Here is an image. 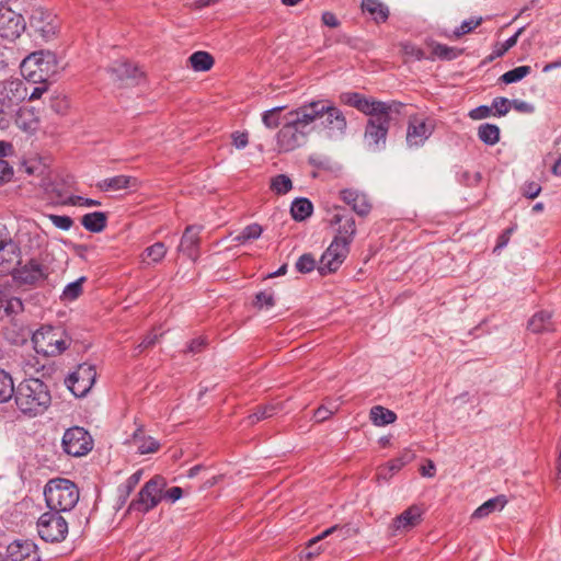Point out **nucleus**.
<instances>
[{"label":"nucleus","mask_w":561,"mask_h":561,"mask_svg":"<svg viewBox=\"0 0 561 561\" xmlns=\"http://www.w3.org/2000/svg\"><path fill=\"white\" fill-rule=\"evenodd\" d=\"M492 115V107L489 105H480L469 111L468 116L473 121H481Z\"/></svg>","instance_id":"nucleus-57"},{"label":"nucleus","mask_w":561,"mask_h":561,"mask_svg":"<svg viewBox=\"0 0 561 561\" xmlns=\"http://www.w3.org/2000/svg\"><path fill=\"white\" fill-rule=\"evenodd\" d=\"M85 280V277H80L77 280L68 284L61 295L64 300H76L82 294V284Z\"/></svg>","instance_id":"nucleus-50"},{"label":"nucleus","mask_w":561,"mask_h":561,"mask_svg":"<svg viewBox=\"0 0 561 561\" xmlns=\"http://www.w3.org/2000/svg\"><path fill=\"white\" fill-rule=\"evenodd\" d=\"M14 403L24 416L42 415L51 404L49 387L39 378H25L15 388Z\"/></svg>","instance_id":"nucleus-1"},{"label":"nucleus","mask_w":561,"mask_h":561,"mask_svg":"<svg viewBox=\"0 0 561 561\" xmlns=\"http://www.w3.org/2000/svg\"><path fill=\"white\" fill-rule=\"evenodd\" d=\"M108 71L113 76L114 80L117 81H124L128 79L135 80L141 76V72L138 70V68L125 59H119L112 62Z\"/></svg>","instance_id":"nucleus-28"},{"label":"nucleus","mask_w":561,"mask_h":561,"mask_svg":"<svg viewBox=\"0 0 561 561\" xmlns=\"http://www.w3.org/2000/svg\"><path fill=\"white\" fill-rule=\"evenodd\" d=\"M430 47L432 48V56L428 57L431 60L437 58L439 60L450 61L457 59L463 53V48L447 46L438 42H431Z\"/></svg>","instance_id":"nucleus-31"},{"label":"nucleus","mask_w":561,"mask_h":561,"mask_svg":"<svg viewBox=\"0 0 561 561\" xmlns=\"http://www.w3.org/2000/svg\"><path fill=\"white\" fill-rule=\"evenodd\" d=\"M8 247L10 248L11 252H14L18 249L15 243L9 237V233L5 231V229H0V252L3 251ZM10 272H11V267H10L9 261H7L0 253V275L7 274Z\"/></svg>","instance_id":"nucleus-44"},{"label":"nucleus","mask_w":561,"mask_h":561,"mask_svg":"<svg viewBox=\"0 0 561 561\" xmlns=\"http://www.w3.org/2000/svg\"><path fill=\"white\" fill-rule=\"evenodd\" d=\"M167 254V247L163 242H156L145 249L142 253V262L147 264H157L161 262Z\"/></svg>","instance_id":"nucleus-43"},{"label":"nucleus","mask_w":561,"mask_h":561,"mask_svg":"<svg viewBox=\"0 0 561 561\" xmlns=\"http://www.w3.org/2000/svg\"><path fill=\"white\" fill-rule=\"evenodd\" d=\"M312 130V116L306 104L291 110L286 115V122L276 134L277 147L280 151H293L305 145Z\"/></svg>","instance_id":"nucleus-2"},{"label":"nucleus","mask_w":561,"mask_h":561,"mask_svg":"<svg viewBox=\"0 0 561 561\" xmlns=\"http://www.w3.org/2000/svg\"><path fill=\"white\" fill-rule=\"evenodd\" d=\"M494 112L492 115L494 116H505L511 110V101L503 96L494 98L492 101V105L490 106Z\"/></svg>","instance_id":"nucleus-52"},{"label":"nucleus","mask_w":561,"mask_h":561,"mask_svg":"<svg viewBox=\"0 0 561 561\" xmlns=\"http://www.w3.org/2000/svg\"><path fill=\"white\" fill-rule=\"evenodd\" d=\"M160 336H162V334H160V335H158L156 333L147 334L142 339V341L137 345V347L135 348L137 351V354L144 352L145 350L152 347L159 341Z\"/></svg>","instance_id":"nucleus-60"},{"label":"nucleus","mask_w":561,"mask_h":561,"mask_svg":"<svg viewBox=\"0 0 561 561\" xmlns=\"http://www.w3.org/2000/svg\"><path fill=\"white\" fill-rule=\"evenodd\" d=\"M309 164L313 168L312 175L317 173H337L341 171V165L330 159L329 157L321 153H313L308 158Z\"/></svg>","instance_id":"nucleus-29"},{"label":"nucleus","mask_w":561,"mask_h":561,"mask_svg":"<svg viewBox=\"0 0 561 561\" xmlns=\"http://www.w3.org/2000/svg\"><path fill=\"white\" fill-rule=\"evenodd\" d=\"M293 187L290 178H273L271 182V190L277 194H286Z\"/></svg>","instance_id":"nucleus-55"},{"label":"nucleus","mask_w":561,"mask_h":561,"mask_svg":"<svg viewBox=\"0 0 561 561\" xmlns=\"http://www.w3.org/2000/svg\"><path fill=\"white\" fill-rule=\"evenodd\" d=\"M27 96L24 82L18 78L7 79L0 82V104L11 107L25 100Z\"/></svg>","instance_id":"nucleus-21"},{"label":"nucleus","mask_w":561,"mask_h":561,"mask_svg":"<svg viewBox=\"0 0 561 561\" xmlns=\"http://www.w3.org/2000/svg\"><path fill=\"white\" fill-rule=\"evenodd\" d=\"M507 500L505 495H497L485 501L472 514L473 518H483L495 511H501L506 505Z\"/></svg>","instance_id":"nucleus-37"},{"label":"nucleus","mask_w":561,"mask_h":561,"mask_svg":"<svg viewBox=\"0 0 561 561\" xmlns=\"http://www.w3.org/2000/svg\"><path fill=\"white\" fill-rule=\"evenodd\" d=\"M339 196L360 218L368 217L373 210L371 198L364 191L355 187L343 188Z\"/></svg>","instance_id":"nucleus-18"},{"label":"nucleus","mask_w":561,"mask_h":561,"mask_svg":"<svg viewBox=\"0 0 561 561\" xmlns=\"http://www.w3.org/2000/svg\"><path fill=\"white\" fill-rule=\"evenodd\" d=\"M541 192V185L535 181L527 182L523 188L522 193L527 198H535Z\"/></svg>","instance_id":"nucleus-61"},{"label":"nucleus","mask_w":561,"mask_h":561,"mask_svg":"<svg viewBox=\"0 0 561 561\" xmlns=\"http://www.w3.org/2000/svg\"><path fill=\"white\" fill-rule=\"evenodd\" d=\"M54 158L48 153H30L20 160V171L28 175H49L53 170Z\"/></svg>","instance_id":"nucleus-19"},{"label":"nucleus","mask_w":561,"mask_h":561,"mask_svg":"<svg viewBox=\"0 0 561 561\" xmlns=\"http://www.w3.org/2000/svg\"><path fill=\"white\" fill-rule=\"evenodd\" d=\"M11 274L19 285L36 286L47 278L48 268L37 260L31 259L26 263L19 261Z\"/></svg>","instance_id":"nucleus-13"},{"label":"nucleus","mask_w":561,"mask_h":561,"mask_svg":"<svg viewBox=\"0 0 561 561\" xmlns=\"http://www.w3.org/2000/svg\"><path fill=\"white\" fill-rule=\"evenodd\" d=\"M21 73L34 83H44L57 70L56 56L48 50L30 54L21 62Z\"/></svg>","instance_id":"nucleus-6"},{"label":"nucleus","mask_w":561,"mask_h":561,"mask_svg":"<svg viewBox=\"0 0 561 561\" xmlns=\"http://www.w3.org/2000/svg\"><path fill=\"white\" fill-rule=\"evenodd\" d=\"M188 60L195 71H208L214 65L213 56L204 50L193 53Z\"/></svg>","instance_id":"nucleus-41"},{"label":"nucleus","mask_w":561,"mask_h":561,"mask_svg":"<svg viewBox=\"0 0 561 561\" xmlns=\"http://www.w3.org/2000/svg\"><path fill=\"white\" fill-rule=\"evenodd\" d=\"M167 486V480L162 476H154L140 489L137 497L134 499L127 508V513H148L153 510L162 500V493Z\"/></svg>","instance_id":"nucleus-8"},{"label":"nucleus","mask_w":561,"mask_h":561,"mask_svg":"<svg viewBox=\"0 0 561 561\" xmlns=\"http://www.w3.org/2000/svg\"><path fill=\"white\" fill-rule=\"evenodd\" d=\"M16 126L25 133H34L38 127V119L30 108H20L15 115Z\"/></svg>","instance_id":"nucleus-35"},{"label":"nucleus","mask_w":561,"mask_h":561,"mask_svg":"<svg viewBox=\"0 0 561 561\" xmlns=\"http://www.w3.org/2000/svg\"><path fill=\"white\" fill-rule=\"evenodd\" d=\"M350 253V248L344 243L332 241L328 249L323 252L317 266L320 275L324 276L336 272L345 261Z\"/></svg>","instance_id":"nucleus-16"},{"label":"nucleus","mask_w":561,"mask_h":561,"mask_svg":"<svg viewBox=\"0 0 561 561\" xmlns=\"http://www.w3.org/2000/svg\"><path fill=\"white\" fill-rule=\"evenodd\" d=\"M5 561H41L37 547L30 540H14L7 547Z\"/></svg>","instance_id":"nucleus-22"},{"label":"nucleus","mask_w":561,"mask_h":561,"mask_svg":"<svg viewBox=\"0 0 561 561\" xmlns=\"http://www.w3.org/2000/svg\"><path fill=\"white\" fill-rule=\"evenodd\" d=\"M73 203H70L69 206H85V207H94V206H101V202L93 198L82 197L79 195L72 196Z\"/></svg>","instance_id":"nucleus-62"},{"label":"nucleus","mask_w":561,"mask_h":561,"mask_svg":"<svg viewBox=\"0 0 561 561\" xmlns=\"http://www.w3.org/2000/svg\"><path fill=\"white\" fill-rule=\"evenodd\" d=\"M254 305L259 308L273 307L275 305L273 293L260 291L255 295Z\"/></svg>","instance_id":"nucleus-58"},{"label":"nucleus","mask_w":561,"mask_h":561,"mask_svg":"<svg viewBox=\"0 0 561 561\" xmlns=\"http://www.w3.org/2000/svg\"><path fill=\"white\" fill-rule=\"evenodd\" d=\"M478 137L483 144L494 146L500 140V128L490 123L481 124L478 128Z\"/></svg>","instance_id":"nucleus-40"},{"label":"nucleus","mask_w":561,"mask_h":561,"mask_svg":"<svg viewBox=\"0 0 561 561\" xmlns=\"http://www.w3.org/2000/svg\"><path fill=\"white\" fill-rule=\"evenodd\" d=\"M131 443L137 447L140 455L156 453L160 444L152 437H145L142 427H138L131 436Z\"/></svg>","instance_id":"nucleus-33"},{"label":"nucleus","mask_w":561,"mask_h":561,"mask_svg":"<svg viewBox=\"0 0 561 561\" xmlns=\"http://www.w3.org/2000/svg\"><path fill=\"white\" fill-rule=\"evenodd\" d=\"M24 18L7 5H0V37L14 41L25 30Z\"/></svg>","instance_id":"nucleus-17"},{"label":"nucleus","mask_w":561,"mask_h":561,"mask_svg":"<svg viewBox=\"0 0 561 561\" xmlns=\"http://www.w3.org/2000/svg\"><path fill=\"white\" fill-rule=\"evenodd\" d=\"M362 9L367 12L376 23H383L389 18V8L379 0H363Z\"/></svg>","instance_id":"nucleus-32"},{"label":"nucleus","mask_w":561,"mask_h":561,"mask_svg":"<svg viewBox=\"0 0 561 561\" xmlns=\"http://www.w3.org/2000/svg\"><path fill=\"white\" fill-rule=\"evenodd\" d=\"M39 187L44 197L54 206H69L73 203L72 186L65 178H42Z\"/></svg>","instance_id":"nucleus-11"},{"label":"nucleus","mask_w":561,"mask_h":561,"mask_svg":"<svg viewBox=\"0 0 561 561\" xmlns=\"http://www.w3.org/2000/svg\"><path fill=\"white\" fill-rule=\"evenodd\" d=\"M44 496L50 512H70L80 499L79 488L65 478L49 480L44 488Z\"/></svg>","instance_id":"nucleus-3"},{"label":"nucleus","mask_w":561,"mask_h":561,"mask_svg":"<svg viewBox=\"0 0 561 561\" xmlns=\"http://www.w3.org/2000/svg\"><path fill=\"white\" fill-rule=\"evenodd\" d=\"M552 313L546 310L536 312L528 321V329L533 333L551 332L554 330Z\"/></svg>","instance_id":"nucleus-30"},{"label":"nucleus","mask_w":561,"mask_h":561,"mask_svg":"<svg viewBox=\"0 0 561 561\" xmlns=\"http://www.w3.org/2000/svg\"><path fill=\"white\" fill-rule=\"evenodd\" d=\"M530 71L531 68L529 66H519L503 73L500 80L505 84L515 83L528 76Z\"/></svg>","instance_id":"nucleus-46"},{"label":"nucleus","mask_w":561,"mask_h":561,"mask_svg":"<svg viewBox=\"0 0 561 561\" xmlns=\"http://www.w3.org/2000/svg\"><path fill=\"white\" fill-rule=\"evenodd\" d=\"M262 232L263 229L259 224H251L244 227L242 231L233 238V240L239 244H244L249 241L259 239Z\"/></svg>","instance_id":"nucleus-45"},{"label":"nucleus","mask_w":561,"mask_h":561,"mask_svg":"<svg viewBox=\"0 0 561 561\" xmlns=\"http://www.w3.org/2000/svg\"><path fill=\"white\" fill-rule=\"evenodd\" d=\"M424 510L420 505H411L398 515L391 523L393 534L407 533L416 527L422 522Z\"/></svg>","instance_id":"nucleus-23"},{"label":"nucleus","mask_w":561,"mask_h":561,"mask_svg":"<svg viewBox=\"0 0 561 561\" xmlns=\"http://www.w3.org/2000/svg\"><path fill=\"white\" fill-rule=\"evenodd\" d=\"M280 409H282V404L259 405L255 408V411L247 417L248 424L254 425L260 421L272 417Z\"/></svg>","instance_id":"nucleus-39"},{"label":"nucleus","mask_w":561,"mask_h":561,"mask_svg":"<svg viewBox=\"0 0 561 561\" xmlns=\"http://www.w3.org/2000/svg\"><path fill=\"white\" fill-rule=\"evenodd\" d=\"M435 126L426 119L413 117L407 128V145L409 148L422 147L434 133Z\"/></svg>","instance_id":"nucleus-20"},{"label":"nucleus","mask_w":561,"mask_h":561,"mask_svg":"<svg viewBox=\"0 0 561 561\" xmlns=\"http://www.w3.org/2000/svg\"><path fill=\"white\" fill-rule=\"evenodd\" d=\"M34 350L44 356H58L71 343V339L53 327H42L32 336Z\"/></svg>","instance_id":"nucleus-7"},{"label":"nucleus","mask_w":561,"mask_h":561,"mask_svg":"<svg viewBox=\"0 0 561 561\" xmlns=\"http://www.w3.org/2000/svg\"><path fill=\"white\" fill-rule=\"evenodd\" d=\"M341 101L344 104L355 107L365 115L379 111V107L387 102L377 101L375 99H367L357 92H346L341 94Z\"/></svg>","instance_id":"nucleus-25"},{"label":"nucleus","mask_w":561,"mask_h":561,"mask_svg":"<svg viewBox=\"0 0 561 561\" xmlns=\"http://www.w3.org/2000/svg\"><path fill=\"white\" fill-rule=\"evenodd\" d=\"M379 110L380 112L374 111L367 115L368 119L364 133V144L368 150L374 152L381 151L386 147L392 104L387 102Z\"/></svg>","instance_id":"nucleus-5"},{"label":"nucleus","mask_w":561,"mask_h":561,"mask_svg":"<svg viewBox=\"0 0 561 561\" xmlns=\"http://www.w3.org/2000/svg\"><path fill=\"white\" fill-rule=\"evenodd\" d=\"M317 266L316 259L311 253H305L299 256L297 260L295 267L301 274H307L312 272Z\"/></svg>","instance_id":"nucleus-51"},{"label":"nucleus","mask_w":561,"mask_h":561,"mask_svg":"<svg viewBox=\"0 0 561 561\" xmlns=\"http://www.w3.org/2000/svg\"><path fill=\"white\" fill-rule=\"evenodd\" d=\"M41 539L46 542H61L68 535V523L58 512L43 513L36 523Z\"/></svg>","instance_id":"nucleus-9"},{"label":"nucleus","mask_w":561,"mask_h":561,"mask_svg":"<svg viewBox=\"0 0 561 561\" xmlns=\"http://www.w3.org/2000/svg\"><path fill=\"white\" fill-rule=\"evenodd\" d=\"M525 31V26L519 27L514 35L508 37L503 43L499 44L493 50L492 58L502 57L505 53H507L512 47H514L518 41V37Z\"/></svg>","instance_id":"nucleus-48"},{"label":"nucleus","mask_w":561,"mask_h":561,"mask_svg":"<svg viewBox=\"0 0 561 561\" xmlns=\"http://www.w3.org/2000/svg\"><path fill=\"white\" fill-rule=\"evenodd\" d=\"M333 413L334 412L325 405H321L314 411L313 419L316 422L321 423L328 420Z\"/></svg>","instance_id":"nucleus-64"},{"label":"nucleus","mask_w":561,"mask_h":561,"mask_svg":"<svg viewBox=\"0 0 561 561\" xmlns=\"http://www.w3.org/2000/svg\"><path fill=\"white\" fill-rule=\"evenodd\" d=\"M141 476L142 470L139 469L136 472H134L124 483L119 484L118 488L130 495L135 490L136 485L139 483Z\"/></svg>","instance_id":"nucleus-56"},{"label":"nucleus","mask_w":561,"mask_h":561,"mask_svg":"<svg viewBox=\"0 0 561 561\" xmlns=\"http://www.w3.org/2000/svg\"><path fill=\"white\" fill-rule=\"evenodd\" d=\"M205 345H206V340L204 337L193 339L188 343L186 352L192 353V354H197L203 351Z\"/></svg>","instance_id":"nucleus-63"},{"label":"nucleus","mask_w":561,"mask_h":561,"mask_svg":"<svg viewBox=\"0 0 561 561\" xmlns=\"http://www.w3.org/2000/svg\"><path fill=\"white\" fill-rule=\"evenodd\" d=\"M329 224L335 229L332 241H337L340 244L344 243L345 247L350 248L357 232L353 215L343 206H334Z\"/></svg>","instance_id":"nucleus-10"},{"label":"nucleus","mask_w":561,"mask_h":561,"mask_svg":"<svg viewBox=\"0 0 561 561\" xmlns=\"http://www.w3.org/2000/svg\"><path fill=\"white\" fill-rule=\"evenodd\" d=\"M202 229L203 227L198 225L187 226L179 244V251L193 261H195L199 254V233Z\"/></svg>","instance_id":"nucleus-24"},{"label":"nucleus","mask_w":561,"mask_h":561,"mask_svg":"<svg viewBox=\"0 0 561 561\" xmlns=\"http://www.w3.org/2000/svg\"><path fill=\"white\" fill-rule=\"evenodd\" d=\"M107 215L103 211H93L85 214L81 218V225L90 232H101L106 228Z\"/></svg>","instance_id":"nucleus-34"},{"label":"nucleus","mask_w":561,"mask_h":561,"mask_svg":"<svg viewBox=\"0 0 561 561\" xmlns=\"http://www.w3.org/2000/svg\"><path fill=\"white\" fill-rule=\"evenodd\" d=\"M3 308L5 314H16L23 310V302L18 297H11L7 300L2 299V302H0V309Z\"/></svg>","instance_id":"nucleus-53"},{"label":"nucleus","mask_w":561,"mask_h":561,"mask_svg":"<svg viewBox=\"0 0 561 561\" xmlns=\"http://www.w3.org/2000/svg\"><path fill=\"white\" fill-rule=\"evenodd\" d=\"M100 192L116 194L123 190H134L137 186V178H105L90 184Z\"/></svg>","instance_id":"nucleus-26"},{"label":"nucleus","mask_w":561,"mask_h":561,"mask_svg":"<svg viewBox=\"0 0 561 561\" xmlns=\"http://www.w3.org/2000/svg\"><path fill=\"white\" fill-rule=\"evenodd\" d=\"M482 23V18H471L469 20H465L458 27H456L451 34H445L448 38H459L462 35H466L472 32L476 27H478Z\"/></svg>","instance_id":"nucleus-47"},{"label":"nucleus","mask_w":561,"mask_h":561,"mask_svg":"<svg viewBox=\"0 0 561 561\" xmlns=\"http://www.w3.org/2000/svg\"><path fill=\"white\" fill-rule=\"evenodd\" d=\"M348 528L346 527H340L337 525H334L328 529H325L324 531H322L321 534H319L318 536L311 538L308 543H307V547L305 548L304 552H305V556L307 559H310L312 557H316L318 554H320V552L323 550V547L322 546H318V543L323 540L324 538L333 535V534H337V537L343 540L347 537V534H348Z\"/></svg>","instance_id":"nucleus-27"},{"label":"nucleus","mask_w":561,"mask_h":561,"mask_svg":"<svg viewBox=\"0 0 561 561\" xmlns=\"http://www.w3.org/2000/svg\"><path fill=\"white\" fill-rule=\"evenodd\" d=\"M15 388L11 375L3 369H0V403L14 399Z\"/></svg>","instance_id":"nucleus-42"},{"label":"nucleus","mask_w":561,"mask_h":561,"mask_svg":"<svg viewBox=\"0 0 561 561\" xmlns=\"http://www.w3.org/2000/svg\"><path fill=\"white\" fill-rule=\"evenodd\" d=\"M95 380V366L89 363H82L65 379V383L75 397L81 398L91 390Z\"/></svg>","instance_id":"nucleus-12"},{"label":"nucleus","mask_w":561,"mask_h":561,"mask_svg":"<svg viewBox=\"0 0 561 561\" xmlns=\"http://www.w3.org/2000/svg\"><path fill=\"white\" fill-rule=\"evenodd\" d=\"M312 210V203L308 198H296L291 203L290 214L296 221H302L307 219L311 216Z\"/></svg>","instance_id":"nucleus-38"},{"label":"nucleus","mask_w":561,"mask_h":561,"mask_svg":"<svg viewBox=\"0 0 561 561\" xmlns=\"http://www.w3.org/2000/svg\"><path fill=\"white\" fill-rule=\"evenodd\" d=\"M285 108V106H275L271 110L263 112L262 122L263 124L270 128L274 129L280 124V112Z\"/></svg>","instance_id":"nucleus-49"},{"label":"nucleus","mask_w":561,"mask_h":561,"mask_svg":"<svg viewBox=\"0 0 561 561\" xmlns=\"http://www.w3.org/2000/svg\"><path fill=\"white\" fill-rule=\"evenodd\" d=\"M400 46L402 53L414 60H422L426 58L423 49L410 42L401 43Z\"/></svg>","instance_id":"nucleus-54"},{"label":"nucleus","mask_w":561,"mask_h":561,"mask_svg":"<svg viewBox=\"0 0 561 561\" xmlns=\"http://www.w3.org/2000/svg\"><path fill=\"white\" fill-rule=\"evenodd\" d=\"M369 420L376 426H386L397 420V414L382 405H374L369 411Z\"/></svg>","instance_id":"nucleus-36"},{"label":"nucleus","mask_w":561,"mask_h":561,"mask_svg":"<svg viewBox=\"0 0 561 561\" xmlns=\"http://www.w3.org/2000/svg\"><path fill=\"white\" fill-rule=\"evenodd\" d=\"M92 447L93 440L83 427H70L62 436V448L70 456L80 457L87 455Z\"/></svg>","instance_id":"nucleus-14"},{"label":"nucleus","mask_w":561,"mask_h":561,"mask_svg":"<svg viewBox=\"0 0 561 561\" xmlns=\"http://www.w3.org/2000/svg\"><path fill=\"white\" fill-rule=\"evenodd\" d=\"M30 28L33 31L34 35L48 42L55 37L58 22L56 16L50 12L43 8H36L30 15Z\"/></svg>","instance_id":"nucleus-15"},{"label":"nucleus","mask_w":561,"mask_h":561,"mask_svg":"<svg viewBox=\"0 0 561 561\" xmlns=\"http://www.w3.org/2000/svg\"><path fill=\"white\" fill-rule=\"evenodd\" d=\"M305 104L308 113L312 116V123L322 119L321 125L330 138H340L345 135L347 122L339 107L324 100L311 101Z\"/></svg>","instance_id":"nucleus-4"},{"label":"nucleus","mask_w":561,"mask_h":561,"mask_svg":"<svg viewBox=\"0 0 561 561\" xmlns=\"http://www.w3.org/2000/svg\"><path fill=\"white\" fill-rule=\"evenodd\" d=\"M49 219L55 227L61 230H69L73 225V220L69 216L49 215Z\"/></svg>","instance_id":"nucleus-59"}]
</instances>
